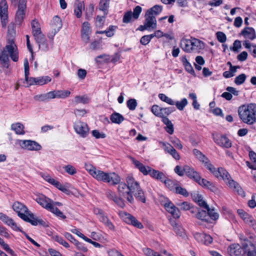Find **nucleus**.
Returning a JSON list of instances; mask_svg holds the SVG:
<instances>
[{
	"label": "nucleus",
	"instance_id": "obj_1",
	"mask_svg": "<svg viewBox=\"0 0 256 256\" xmlns=\"http://www.w3.org/2000/svg\"><path fill=\"white\" fill-rule=\"evenodd\" d=\"M8 55L14 62H16L18 61V48L12 38L8 39L7 44L3 50L0 52V61L2 67L4 68H8L9 67Z\"/></svg>",
	"mask_w": 256,
	"mask_h": 256
},
{
	"label": "nucleus",
	"instance_id": "obj_2",
	"mask_svg": "<svg viewBox=\"0 0 256 256\" xmlns=\"http://www.w3.org/2000/svg\"><path fill=\"white\" fill-rule=\"evenodd\" d=\"M12 208L18 214V216L24 220L30 223L32 225L46 226L44 221L41 218L34 216V214L30 212L26 206L23 204L16 202L13 204Z\"/></svg>",
	"mask_w": 256,
	"mask_h": 256
},
{
	"label": "nucleus",
	"instance_id": "obj_3",
	"mask_svg": "<svg viewBox=\"0 0 256 256\" xmlns=\"http://www.w3.org/2000/svg\"><path fill=\"white\" fill-rule=\"evenodd\" d=\"M238 114L240 120L247 124L256 123V104H250L238 108Z\"/></svg>",
	"mask_w": 256,
	"mask_h": 256
},
{
	"label": "nucleus",
	"instance_id": "obj_4",
	"mask_svg": "<svg viewBox=\"0 0 256 256\" xmlns=\"http://www.w3.org/2000/svg\"><path fill=\"white\" fill-rule=\"evenodd\" d=\"M218 172V174L216 176V178L223 180L228 186L234 191L236 192L238 194L242 197L245 196V192L242 188L238 183L232 179L230 174L225 169L219 168Z\"/></svg>",
	"mask_w": 256,
	"mask_h": 256
},
{
	"label": "nucleus",
	"instance_id": "obj_5",
	"mask_svg": "<svg viewBox=\"0 0 256 256\" xmlns=\"http://www.w3.org/2000/svg\"><path fill=\"white\" fill-rule=\"evenodd\" d=\"M180 46L184 51L190 53L198 52L204 47V43L200 40L194 38L190 40L182 38L180 42Z\"/></svg>",
	"mask_w": 256,
	"mask_h": 256
},
{
	"label": "nucleus",
	"instance_id": "obj_6",
	"mask_svg": "<svg viewBox=\"0 0 256 256\" xmlns=\"http://www.w3.org/2000/svg\"><path fill=\"white\" fill-rule=\"evenodd\" d=\"M92 176L98 181L110 183L112 185L117 184L120 181V177L115 173L108 174L97 169Z\"/></svg>",
	"mask_w": 256,
	"mask_h": 256
},
{
	"label": "nucleus",
	"instance_id": "obj_7",
	"mask_svg": "<svg viewBox=\"0 0 256 256\" xmlns=\"http://www.w3.org/2000/svg\"><path fill=\"white\" fill-rule=\"evenodd\" d=\"M241 241V244L246 251L256 252V236L254 234H248L244 236L242 234L239 235Z\"/></svg>",
	"mask_w": 256,
	"mask_h": 256
},
{
	"label": "nucleus",
	"instance_id": "obj_8",
	"mask_svg": "<svg viewBox=\"0 0 256 256\" xmlns=\"http://www.w3.org/2000/svg\"><path fill=\"white\" fill-rule=\"evenodd\" d=\"M228 252L230 256H256L255 251L246 252L242 246L238 244H232L228 248Z\"/></svg>",
	"mask_w": 256,
	"mask_h": 256
},
{
	"label": "nucleus",
	"instance_id": "obj_9",
	"mask_svg": "<svg viewBox=\"0 0 256 256\" xmlns=\"http://www.w3.org/2000/svg\"><path fill=\"white\" fill-rule=\"evenodd\" d=\"M142 11V8L139 6H137L134 9L133 12L131 10H128L124 12L122 18V22L128 24L137 20L139 18Z\"/></svg>",
	"mask_w": 256,
	"mask_h": 256
},
{
	"label": "nucleus",
	"instance_id": "obj_10",
	"mask_svg": "<svg viewBox=\"0 0 256 256\" xmlns=\"http://www.w3.org/2000/svg\"><path fill=\"white\" fill-rule=\"evenodd\" d=\"M118 184V192L120 198H126L128 202L131 204L134 201V198L132 194H130V191L127 184L122 182H120Z\"/></svg>",
	"mask_w": 256,
	"mask_h": 256
},
{
	"label": "nucleus",
	"instance_id": "obj_11",
	"mask_svg": "<svg viewBox=\"0 0 256 256\" xmlns=\"http://www.w3.org/2000/svg\"><path fill=\"white\" fill-rule=\"evenodd\" d=\"M34 200H36L42 207L45 208L47 210H51L52 208L50 206L52 204V200L46 197L42 194H36L34 198ZM52 210H54L52 208Z\"/></svg>",
	"mask_w": 256,
	"mask_h": 256
},
{
	"label": "nucleus",
	"instance_id": "obj_12",
	"mask_svg": "<svg viewBox=\"0 0 256 256\" xmlns=\"http://www.w3.org/2000/svg\"><path fill=\"white\" fill-rule=\"evenodd\" d=\"M120 216L122 219L126 223L131 224L134 226L142 229L144 228L142 224L139 222L136 218L130 214L126 213L124 212H120Z\"/></svg>",
	"mask_w": 256,
	"mask_h": 256
},
{
	"label": "nucleus",
	"instance_id": "obj_13",
	"mask_svg": "<svg viewBox=\"0 0 256 256\" xmlns=\"http://www.w3.org/2000/svg\"><path fill=\"white\" fill-rule=\"evenodd\" d=\"M18 144L22 148L29 150L38 151L41 150V146L37 142L31 140H19Z\"/></svg>",
	"mask_w": 256,
	"mask_h": 256
},
{
	"label": "nucleus",
	"instance_id": "obj_14",
	"mask_svg": "<svg viewBox=\"0 0 256 256\" xmlns=\"http://www.w3.org/2000/svg\"><path fill=\"white\" fill-rule=\"evenodd\" d=\"M8 6L6 0H1L0 2V17L2 28H6L8 23Z\"/></svg>",
	"mask_w": 256,
	"mask_h": 256
},
{
	"label": "nucleus",
	"instance_id": "obj_15",
	"mask_svg": "<svg viewBox=\"0 0 256 256\" xmlns=\"http://www.w3.org/2000/svg\"><path fill=\"white\" fill-rule=\"evenodd\" d=\"M74 129L76 132L82 138L86 137L89 132L88 124L82 122L78 121L74 124Z\"/></svg>",
	"mask_w": 256,
	"mask_h": 256
},
{
	"label": "nucleus",
	"instance_id": "obj_16",
	"mask_svg": "<svg viewBox=\"0 0 256 256\" xmlns=\"http://www.w3.org/2000/svg\"><path fill=\"white\" fill-rule=\"evenodd\" d=\"M26 8V0H19L18 10L16 14V22L20 24L22 22L25 14Z\"/></svg>",
	"mask_w": 256,
	"mask_h": 256
},
{
	"label": "nucleus",
	"instance_id": "obj_17",
	"mask_svg": "<svg viewBox=\"0 0 256 256\" xmlns=\"http://www.w3.org/2000/svg\"><path fill=\"white\" fill-rule=\"evenodd\" d=\"M213 139L217 144L222 147L229 148L232 146V143L230 140L223 135L216 134L213 136Z\"/></svg>",
	"mask_w": 256,
	"mask_h": 256
},
{
	"label": "nucleus",
	"instance_id": "obj_18",
	"mask_svg": "<svg viewBox=\"0 0 256 256\" xmlns=\"http://www.w3.org/2000/svg\"><path fill=\"white\" fill-rule=\"evenodd\" d=\"M164 206L166 211L170 213L174 218H178L180 217V213L179 209L170 200H168L164 204Z\"/></svg>",
	"mask_w": 256,
	"mask_h": 256
},
{
	"label": "nucleus",
	"instance_id": "obj_19",
	"mask_svg": "<svg viewBox=\"0 0 256 256\" xmlns=\"http://www.w3.org/2000/svg\"><path fill=\"white\" fill-rule=\"evenodd\" d=\"M194 236L196 240L204 244L208 245L212 242V237L204 232H196Z\"/></svg>",
	"mask_w": 256,
	"mask_h": 256
},
{
	"label": "nucleus",
	"instance_id": "obj_20",
	"mask_svg": "<svg viewBox=\"0 0 256 256\" xmlns=\"http://www.w3.org/2000/svg\"><path fill=\"white\" fill-rule=\"evenodd\" d=\"M184 174L190 179L195 182L200 181V175L198 172L196 171L194 168L189 166L186 165L184 166Z\"/></svg>",
	"mask_w": 256,
	"mask_h": 256
},
{
	"label": "nucleus",
	"instance_id": "obj_21",
	"mask_svg": "<svg viewBox=\"0 0 256 256\" xmlns=\"http://www.w3.org/2000/svg\"><path fill=\"white\" fill-rule=\"evenodd\" d=\"M126 182L128 187L130 190V194H132L141 188L139 182L136 180L131 176H128L126 177Z\"/></svg>",
	"mask_w": 256,
	"mask_h": 256
},
{
	"label": "nucleus",
	"instance_id": "obj_22",
	"mask_svg": "<svg viewBox=\"0 0 256 256\" xmlns=\"http://www.w3.org/2000/svg\"><path fill=\"white\" fill-rule=\"evenodd\" d=\"M144 22L150 30L156 28L157 24L156 16L150 14L149 12H146V13Z\"/></svg>",
	"mask_w": 256,
	"mask_h": 256
},
{
	"label": "nucleus",
	"instance_id": "obj_23",
	"mask_svg": "<svg viewBox=\"0 0 256 256\" xmlns=\"http://www.w3.org/2000/svg\"><path fill=\"white\" fill-rule=\"evenodd\" d=\"M245 38L253 40L256 38V33L254 29L252 27H245L240 34Z\"/></svg>",
	"mask_w": 256,
	"mask_h": 256
},
{
	"label": "nucleus",
	"instance_id": "obj_24",
	"mask_svg": "<svg viewBox=\"0 0 256 256\" xmlns=\"http://www.w3.org/2000/svg\"><path fill=\"white\" fill-rule=\"evenodd\" d=\"M106 196L110 200H113L116 204L120 208H124L125 206V204L124 200L118 197L114 192H112L110 190H108L106 192Z\"/></svg>",
	"mask_w": 256,
	"mask_h": 256
},
{
	"label": "nucleus",
	"instance_id": "obj_25",
	"mask_svg": "<svg viewBox=\"0 0 256 256\" xmlns=\"http://www.w3.org/2000/svg\"><path fill=\"white\" fill-rule=\"evenodd\" d=\"M64 236L66 238L73 243L78 250L83 252H86L88 251L87 248L84 246L82 244L76 240L68 232H65L64 234Z\"/></svg>",
	"mask_w": 256,
	"mask_h": 256
},
{
	"label": "nucleus",
	"instance_id": "obj_26",
	"mask_svg": "<svg viewBox=\"0 0 256 256\" xmlns=\"http://www.w3.org/2000/svg\"><path fill=\"white\" fill-rule=\"evenodd\" d=\"M131 160L132 163L134 164L135 166L138 168L139 170L144 175L146 176L148 174H150V171L152 170V168L148 166H144L138 160H135L134 158H132Z\"/></svg>",
	"mask_w": 256,
	"mask_h": 256
},
{
	"label": "nucleus",
	"instance_id": "obj_27",
	"mask_svg": "<svg viewBox=\"0 0 256 256\" xmlns=\"http://www.w3.org/2000/svg\"><path fill=\"white\" fill-rule=\"evenodd\" d=\"M98 215L99 220L104 223L106 226L111 230L114 229V226L112 222L109 220L103 212L100 209H98V212L96 213Z\"/></svg>",
	"mask_w": 256,
	"mask_h": 256
},
{
	"label": "nucleus",
	"instance_id": "obj_28",
	"mask_svg": "<svg viewBox=\"0 0 256 256\" xmlns=\"http://www.w3.org/2000/svg\"><path fill=\"white\" fill-rule=\"evenodd\" d=\"M34 39L38 44L40 49L44 52L48 50V44L44 35L40 36Z\"/></svg>",
	"mask_w": 256,
	"mask_h": 256
},
{
	"label": "nucleus",
	"instance_id": "obj_29",
	"mask_svg": "<svg viewBox=\"0 0 256 256\" xmlns=\"http://www.w3.org/2000/svg\"><path fill=\"white\" fill-rule=\"evenodd\" d=\"M52 205L50 206L51 207L52 209L53 208L54 210H50L51 212L54 214L56 216L58 217H60L62 219H65L66 218V216H64L62 212H61L60 210H59L56 206H62V204L60 202H55L52 200Z\"/></svg>",
	"mask_w": 256,
	"mask_h": 256
},
{
	"label": "nucleus",
	"instance_id": "obj_30",
	"mask_svg": "<svg viewBox=\"0 0 256 256\" xmlns=\"http://www.w3.org/2000/svg\"><path fill=\"white\" fill-rule=\"evenodd\" d=\"M32 34L34 38L44 35L41 31L38 22L35 20H32L31 22Z\"/></svg>",
	"mask_w": 256,
	"mask_h": 256
},
{
	"label": "nucleus",
	"instance_id": "obj_31",
	"mask_svg": "<svg viewBox=\"0 0 256 256\" xmlns=\"http://www.w3.org/2000/svg\"><path fill=\"white\" fill-rule=\"evenodd\" d=\"M84 9V4L83 2L76 0L74 6V12L78 18L82 16V10Z\"/></svg>",
	"mask_w": 256,
	"mask_h": 256
},
{
	"label": "nucleus",
	"instance_id": "obj_32",
	"mask_svg": "<svg viewBox=\"0 0 256 256\" xmlns=\"http://www.w3.org/2000/svg\"><path fill=\"white\" fill-rule=\"evenodd\" d=\"M52 26L54 30V35L57 33L62 27V22L61 19L58 16H55L52 22Z\"/></svg>",
	"mask_w": 256,
	"mask_h": 256
},
{
	"label": "nucleus",
	"instance_id": "obj_33",
	"mask_svg": "<svg viewBox=\"0 0 256 256\" xmlns=\"http://www.w3.org/2000/svg\"><path fill=\"white\" fill-rule=\"evenodd\" d=\"M196 182L200 186L206 188L212 192H214L216 190V188L214 184L206 179L202 178L200 176V181H197Z\"/></svg>",
	"mask_w": 256,
	"mask_h": 256
},
{
	"label": "nucleus",
	"instance_id": "obj_34",
	"mask_svg": "<svg viewBox=\"0 0 256 256\" xmlns=\"http://www.w3.org/2000/svg\"><path fill=\"white\" fill-rule=\"evenodd\" d=\"M192 198L200 206L204 208H208V206L206 202L203 200L202 197L200 194L198 193H194L192 194Z\"/></svg>",
	"mask_w": 256,
	"mask_h": 256
},
{
	"label": "nucleus",
	"instance_id": "obj_35",
	"mask_svg": "<svg viewBox=\"0 0 256 256\" xmlns=\"http://www.w3.org/2000/svg\"><path fill=\"white\" fill-rule=\"evenodd\" d=\"M152 178L156 180H159L160 182L164 180L166 176L164 173L158 170L152 168L149 174Z\"/></svg>",
	"mask_w": 256,
	"mask_h": 256
},
{
	"label": "nucleus",
	"instance_id": "obj_36",
	"mask_svg": "<svg viewBox=\"0 0 256 256\" xmlns=\"http://www.w3.org/2000/svg\"><path fill=\"white\" fill-rule=\"evenodd\" d=\"M181 61L184 66L186 70L190 74L195 76V72L191 64L188 62L186 56L182 58Z\"/></svg>",
	"mask_w": 256,
	"mask_h": 256
},
{
	"label": "nucleus",
	"instance_id": "obj_37",
	"mask_svg": "<svg viewBox=\"0 0 256 256\" xmlns=\"http://www.w3.org/2000/svg\"><path fill=\"white\" fill-rule=\"evenodd\" d=\"M162 121L166 126V132L170 134H172L174 129V126L171 121L166 116H163L162 118Z\"/></svg>",
	"mask_w": 256,
	"mask_h": 256
},
{
	"label": "nucleus",
	"instance_id": "obj_38",
	"mask_svg": "<svg viewBox=\"0 0 256 256\" xmlns=\"http://www.w3.org/2000/svg\"><path fill=\"white\" fill-rule=\"evenodd\" d=\"M196 217L202 222H210V216L208 215L207 210H199L196 214Z\"/></svg>",
	"mask_w": 256,
	"mask_h": 256
},
{
	"label": "nucleus",
	"instance_id": "obj_39",
	"mask_svg": "<svg viewBox=\"0 0 256 256\" xmlns=\"http://www.w3.org/2000/svg\"><path fill=\"white\" fill-rule=\"evenodd\" d=\"M109 4L110 0H100L99 2L98 8L100 10L104 12L105 16L108 14Z\"/></svg>",
	"mask_w": 256,
	"mask_h": 256
},
{
	"label": "nucleus",
	"instance_id": "obj_40",
	"mask_svg": "<svg viewBox=\"0 0 256 256\" xmlns=\"http://www.w3.org/2000/svg\"><path fill=\"white\" fill-rule=\"evenodd\" d=\"M88 22H84L82 24V38H86L88 40V32L90 30V26Z\"/></svg>",
	"mask_w": 256,
	"mask_h": 256
},
{
	"label": "nucleus",
	"instance_id": "obj_41",
	"mask_svg": "<svg viewBox=\"0 0 256 256\" xmlns=\"http://www.w3.org/2000/svg\"><path fill=\"white\" fill-rule=\"evenodd\" d=\"M204 166L216 177L218 174V168L216 169L210 162L208 158L204 164Z\"/></svg>",
	"mask_w": 256,
	"mask_h": 256
},
{
	"label": "nucleus",
	"instance_id": "obj_42",
	"mask_svg": "<svg viewBox=\"0 0 256 256\" xmlns=\"http://www.w3.org/2000/svg\"><path fill=\"white\" fill-rule=\"evenodd\" d=\"M11 128L14 130L17 134H24V126L20 123L18 122L12 124Z\"/></svg>",
	"mask_w": 256,
	"mask_h": 256
},
{
	"label": "nucleus",
	"instance_id": "obj_43",
	"mask_svg": "<svg viewBox=\"0 0 256 256\" xmlns=\"http://www.w3.org/2000/svg\"><path fill=\"white\" fill-rule=\"evenodd\" d=\"M110 120L113 123L120 124L124 120V118L120 114L114 112L111 114Z\"/></svg>",
	"mask_w": 256,
	"mask_h": 256
},
{
	"label": "nucleus",
	"instance_id": "obj_44",
	"mask_svg": "<svg viewBox=\"0 0 256 256\" xmlns=\"http://www.w3.org/2000/svg\"><path fill=\"white\" fill-rule=\"evenodd\" d=\"M192 152L196 158L202 164L206 162V161L208 159V158L200 151L196 148H194L192 150Z\"/></svg>",
	"mask_w": 256,
	"mask_h": 256
},
{
	"label": "nucleus",
	"instance_id": "obj_45",
	"mask_svg": "<svg viewBox=\"0 0 256 256\" xmlns=\"http://www.w3.org/2000/svg\"><path fill=\"white\" fill-rule=\"evenodd\" d=\"M238 215L246 222H252V218L244 210L238 209L237 210Z\"/></svg>",
	"mask_w": 256,
	"mask_h": 256
},
{
	"label": "nucleus",
	"instance_id": "obj_46",
	"mask_svg": "<svg viewBox=\"0 0 256 256\" xmlns=\"http://www.w3.org/2000/svg\"><path fill=\"white\" fill-rule=\"evenodd\" d=\"M133 194L138 200L142 202L143 203L146 202L144 192L141 188L133 193Z\"/></svg>",
	"mask_w": 256,
	"mask_h": 256
},
{
	"label": "nucleus",
	"instance_id": "obj_47",
	"mask_svg": "<svg viewBox=\"0 0 256 256\" xmlns=\"http://www.w3.org/2000/svg\"><path fill=\"white\" fill-rule=\"evenodd\" d=\"M51 78L48 76H40L36 78V85L42 86L51 81Z\"/></svg>",
	"mask_w": 256,
	"mask_h": 256
},
{
	"label": "nucleus",
	"instance_id": "obj_48",
	"mask_svg": "<svg viewBox=\"0 0 256 256\" xmlns=\"http://www.w3.org/2000/svg\"><path fill=\"white\" fill-rule=\"evenodd\" d=\"M162 11V6L159 5H155L152 8L148 9L146 12H149L154 16L158 15Z\"/></svg>",
	"mask_w": 256,
	"mask_h": 256
},
{
	"label": "nucleus",
	"instance_id": "obj_49",
	"mask_svg": "<svg viewBox=\"0 0 256 256\" xmlns=\"http://www.w3.org/2000/svg\"><path fill=\"white\" fill-rule=\"evenodd\" d=\"M204 209L207 210L208 215L210 216V220H216L218 219L219 215L215 212L214 209H210L209 207Z\"/></svg>",
	"mask_w": 256,
	"mask_h": 256
},
{
	"label": "nucleus",
	"instance_id": "obj_50",
	"mask_svg": "<svg viewBox=\"0 0 256 256\" xmlns=\"http://www.w3.org/2000/svg\"><path fill=\"white\" fill-rule=\"evenodd\" d=\"M74 100L76 104L82 103L86 104L89 102L90 98L86 96H75Z\"/></svg>",
	"mask_w": 256,
	"mask_h": 256
},
{
	"label": "nucleus",
	"instance_id": "obj_51",
	"mask_svg": "<svg viewBox=\"0 0 256 256\" xmlns=\"http://www.w3.org/2000/svg\"><path fill=\"white\" fill-rule=\"evenodd\" d=\"M177 108L180 110H182L184 107L188 104V100L186 98H182L181 101H177L174 102Z\"/></svg>",
	"mask_w": 256,
	"mask_h": 256
},
{
	"label": "nucleus",
	"instance_id": "obj_52",
	"mask_svg": "<svg viewBox=\"0 0 256 256\" xmlns=\"http://www.w3.org/2000/svg\"><path fill=\"white\" fill-rule=\"evenodd\" d=\"M162 108L159 107L157 105H154L151 108L152 112L156 116L160 118L163 117V114L162 112Z\"/></svg>",
	"mask_w": 256,
	"mask_h": 256
},
{
	"label": "nucleus",
	"instance_id": "obj_53",
	"mask_svg": "<svg viewBox=\"0 0 256 256\" xmlns=\"http://www.w3.org/2000/svg\"><path fill=\"white\" fill-rule=\"evenodd\" d=\"M158 97L163 102H164L170 105H174V102L170 98L167 96L166 94H158Z\"/></svg>",
	"mask_w": 256,
	"mask_h": 256
},
{
	"label": "nucleus",
	"instance_id": "obj_54",
	"mask_svg": "<svg viewBox=\"0 0 256 256\" xmlns=\"http://www.w3.org/2000/svg\"><path fill=\"white\" fill-rule=\"evenodd\" d=\"M57 98H64L68 96L70 94V92L69 90H56Z\"/></svg>",
	"mask_w": 256,
	"mask_h": 256
},
{
	"label": "nucleus",
	"instance_id": "obj_55",
	"mask_svg": "<svg viewBox=\"0 0 256 256\" xmlns=\"http://www.w3.org/2000/svg\"><path fill=\"white\" fill-rule=\"evenodd\" d=\"M110 60V56L106 54L100 55L95 58L96 63H102L109 61Z\"/></svg>",
	"mask_w": 256,
	"mask_h": 256
},
{
	"label": "nucleus",
	"instance_id": "obj_56",
	"mask_svg": "<svg viewBox=\"0 0 256 256\" xmlns=\"http://www.w3.org/2000/svg\"><path fill=\"white\" fill-rule=\"evenodd\" d=\"M137 102L136 100L134 98H130L126 102L128 108L131 110H134L136 109L137 106Z\"/></svg>",
	"mask_w": 256,
	"mask_h": 256
},
{
	"label": "nucleus",
	"instance_id": "obj_57",
	"mask_svg": "<svg viewBox=\"0 0 256 256\" xmlns=\"http://www.w3.org/2000/svg\"><path fill=\"white\" fill-rule=\"evenodd\" d=\"M64 168L65 172L70 175H74L76 173V168L70 164H68L64 166Z\"/></svg>",
	"mask_w": 256,
	"mask_h": 256
},
{
	"label": "nucleus",
	"instance_id": "obj_58",
	"mask_svg": "<svg viewBox=\"0 0 256 256\" xmlns=\"http://www.w3.org/2000/svg\"><path fill=\"white\" fill-rule=\"evenodd\" d=\"M53 238L54 240L58 242L60 244L62 245L66 248H68L70 246L62 238L58 236H53Z\"/></svg>",
	"mask_w": 256,
	"mask_h": 256
},
{
	"label": "nucleus",
	"instance_id": "obj_59",
	"mask_svg": "<svg viewBox=\"0 0 256 256\" xmlns=\"http://www.w3.org/2000/svg\"><path fill=\"white\" fill-rule=\"evenodd\" d=\"M246 78V75L245 74H240L235 78L234 83L237 85L242 84L244 82Z\"/></svg>",
	"mask_w": 256,
	"mask_h": 256
},
{
	"label": "nucleus",
	"instance_id": "obj_60",
	"mask_svg": "<svg viewBox=\"0 0 256 256\" xmlns=\"http://www.w3.org/2000/svg\"><path fill=\"white\" fill-rule=\"evenodd\" d=\"M94 10V6L93 4H90L86 10L85 16L86 18L88 20L92 16Z\"/></svg>",
	"mask_w": 256,
	"mask_h": 256
},
{
	"label": "nucleus",
	"instance_id": "obj_61",
	"mask_svg": "<svg viewBox=\"0 0 256 256\" xmlns=\"http://www.w3.org/2000/svg\"><path fill=\"white\" fill-rule=\"evenodd\" d=\"M181 210H190L192 206L190 204L187 202H180L176 204Z\"/></svg>",
	"mask_w": 256,
	"mask_h": 256
},
{
	"label": "nucleus",
	"instance_id": "obj_62",
	"mask_svg": "<svg viewBox=\"0 0 256 256\" xmlns=\"http://www.w3.org/2000/svg\"><path fill=\"white\" fill-rule=\"evenodd\" d=\"M153 36L152 34L144 36L140 38V42L142 45H146L150 42Z\"/></svg>",
	"mask_w": 256,
	"mask_h": 256
},
{
	"label": "nucleus",
	"instance_id": "obj_63",
	"mask_svg": "<svg viewBox=\"0 0 256 256\" xmlns=\"http://www.w3.org/2000/svg\"><path fill=\"white\" fill-rule=\"evenodd\" d=\"M175 189L176 194L182 195L186 197L188 196V192H187L186 190L181 186H177L176 187Z\"/></svg>",
	"mask_w": 256,
	"mask_h": 256
},
{
	"label": "nucleus",
	"instance_id": "obj_64",
	"mask_svg": "<svg viewBox=\"0 0 256 256\" xmlns=\"http://www.w3.org/2000/svg\"><path fill=\"white\" fill-rule=\"evenodd\" d=\"M143 252L146 256H158L160 254L149 248H144Z\"/></svg>",
	"mask_w": 256,
	"mask_h": 256
}]
</instances>
